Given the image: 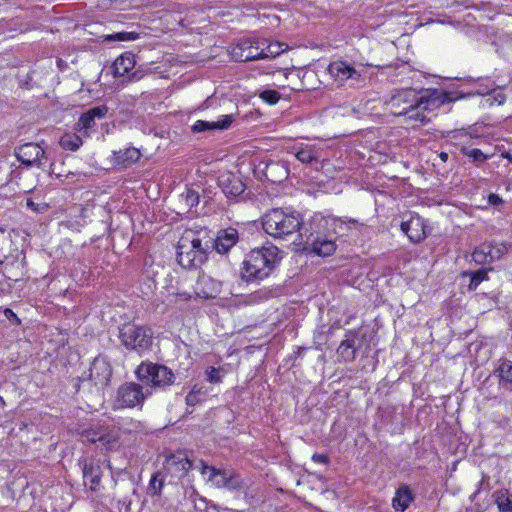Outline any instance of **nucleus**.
<instances>
[{
	"mask_svg": "<svg viewBox=\"0 0 512 512\" xmlns=\"http://www.w3.org/2000/svg\"><path fill=\"white\" fill-rule=\"evenodd\" d=\"M291 153L304 164H313L318 162L321 158V149L314 145L301 144L293 147Z\"/></svg>",
	"mask_w": 512,
	"mask_h": 512,
	"instance_id": "nucleus-21",
	"label": "nucleus"
},
{
	"mask_svg": "<svg viewBox=\"0 0 512 512\" xmlns=\"http://www.w3.org/2000/svg\"><path fill=\"white\" fill-rule=\"evenodd\" d=\"M89 377L95 386L103 388L110 382L112 369L109 362L103 357H96L90 366Z\"/></svg>",
	"mask_w": 512,
	"mask_h": 512,
	"instance_id": "nucleus-15",
	"label": "nucleus"
},
{
	"mask_svg": "<svg viewBox=\"0 0 512 512\" xmlns=\"http://www.w3.org/2000/svg\"><path fill=\"white\" fill-rule=\"evenodd\" d=\"M14 155L21 164L28 168L40 167L42 159L45 157V151L39 144L29 142L17 147Z\"/></svg>",
	"mask_w": 512,
	"mask_h": 512,
	"instance_id": "nucleus-12",
	"label": "nucleus"
},
{
	"mask_svg": "<svg viewBox=\"0 0 512 512\" xmlns=\"http://www.w3.org/2000/svg\"><path fill=\"white\" fill-rule=\"evenodd\" d=\"M234 121L232 114L222 115L216 121L197 120L191 126V130L195 133H200L208 130H226Z\"/></svg>",
	"mask_w": 512,
	"mask_h": 512,
	"instance_id": "nucleus-19",
	"label": "nucleus"
},
{
	"mask_svg": "<svg viewBox=\"0 0 512 512\" xmlns=\"http://www.w3.org/2000/svg\"><path fill=\"white\" fill-rule=\"evenodd\" d=\"M152 391L146 389L137 383L129 382L121 385L117 390L115 406L117 408H134L141 406L147 396L151 395Z\"/></svg>",
	"mask_w": 512,
	"mask_h": 512,
	"instance_id": "nucleus-9",
	"label": "nucleus"
},
{
	"mask_svg": "<svg viewBox=\"0 0 512 512\" xmlns=\"http://www.w3.org/2000/svg\"><path fill=\"white\" fill-rule=\"evenodd\" d=\"M224 369L210 366L205 371L206 380L212 384H219L222 382Z\"/></svg>",
	"mask_w": 512,
	"mask_h": 512,
	"instance_id": "nucleus-38",
	"label": "nucleus"
},
{
	"mask_svg": "<svg viewBox=\"0 0 512 512\" xmlns=\"http://www.w3.org/2000/svg\"><path fill=\"white\" fill-rule=\"evenodd\" d=\"M503 202L502 198H500L497 194L491 193L488 196V203L490 205L496 206Z\"/></svg>",
	"mask_w": 512,
	"mask_h": 512,
	"instance_id": "nucleus-44",
	"label": "nucleus"
},
{
	"mask_svg": "<svg viewBox=\"0 0 512 512\" xmlns=\"http://www.w3.org/2000/svg\"><path fill=\"white\" fill-rule=\"evenodd\" d=\"M238 240V232L236 229L229 228L219 232L215 241V247L218 252L226 253Z\"/></svg>",
	"mask_w": 512,
	"mask_h": 512,
	"instance_id": "nucleus-24",
	"label": "nucleus"
},
{
	"mask_svg": "<svg viewBox=\"0 0 512 512\" xmlns=\"http://www.w3.org/2000/svg\"><path fill=\"white\" fill-rule=\"evenodd\" d=\"M108 113V107L106 105H100L93 108H90L86 112H84L78 122V129L84 130L87 132L89 129L95 126L96 119H103Z\"/></svg>",
	"mask_w": 512,
	"mask_h": 512,
	"instance_id": "nucleus-20",
	"label": "nucleus"
},
{
	"mask_svg": "<svg viewBox=\"0 0 512 512\" xmlns=\"http://www.w3.org/2000/svg\"><path fill=\"white\" fill-rule=\"evenodd\" d=\"M139 38V34L136 32H118L108 36L109 40L115 41H134Z\"/></svg>",
	"mask_w": 512,
	"mask_h": 512,
	"instance_id": "nucleus-41",
	"label": "nucleus"
},
{
	"mask_svg": "<svg viewBox=\"0 0 512 512\" xmlns=\"http://www.w3.org/2000/svg\"><path fill=\"white\" fill-rule=\"evenodd\" d=\"M135 56L131 52H125L120 55L113 63V71L115 76H125L135 66Z\"/></svg>",
	"mask_w": 512,
	"mask_h": 512,
	"instance_id": "nucleus-25",
	"label": "nucleus"
},
{
	"mask_svg": "<svg viewBox=\"0 0 512 512\" xmlns=\"http://www.w3.org/2000/svg\"><path fill=\"white\" fill-rule=\"evenodd\" d=\"M260 99L269 105L276 104L280 99V94L276 90H264L259 94Z\"/></svg>",
	"mask_w": 512,
	"mask_h": 512,
	"instance_id": "nucleus-40",
	"label": "nucleus"
},
{
	"mask_svg": "<svg viewBox=\"0 0 512 512\" xmlns=\"http://www.w3.org/2000/svg\"><path fill=\"white\" fill-rule=\"evenodd\" d=\"M259 38H248L240 40L231 51L232 57L239 62L255 61L264 59L263 41Z\"/></svg>",
	"mask_w": 512,
	"mask_h": 512,
	"instance_id": "nucleus-10",
	"label": "nucleus"
},
{
	"mask_svg": "<svg viewBox=\"0 0 512 512\" xmlns=\"http://www.w3.org/2000/svg\"><path fill=\"white\" fill-rule=\"evenodd\" d=\"M84 485L91 491H98L101 485L102 471L99 465L89 462L83 466Z\"/></svg>",
	"mask_w": 512,
	"mask_h": 512,
	"instance_id": "nucleus-22",
	"label": "nucleus"
},
{
	"mask_svg": "<svg viewBox=\"0 0 512 512\" xmlns=\"http://www.w3.org/2000/svg\"><path fill=\"white\" fill-rule=\"evenodd\" d=\"M507 252V247L501 243L485 242L472 252V260L477 265H486L499 260Z\"/></svg>",
	"mask_w": 512,
	"mask_h": 512,
	"instance_id": "nucleus-11",
	"label": "nucleus"
},
{
	"mask_svg": "<svg viewBox=\"0 0 512 512\" xmlns=\"http://www.w3.org/2000/svg\"><path fill=\"white\" fill-rule=\"evenodd\" d=\"M136 376L151 389H165L171 386L175 380L171 369L152 362L141 363L136 369Z\"/></svg>",
	"mask_w": 512,
	"mask_h": 512,
	"instance_id": "nucleus-5",
	"label": "nucleus"
},
{
	"mask_svg": "<svg viewBox=\"0 0 512 512\" xmlns=\"http://www.w3.org/2000/svg\"><path fill=\"white\" fill-rule=\"evenodd\" d=\"M120 339L125 347L143 351L150 346L152 335L148 328L128 323L120 329Z\"/></svg>",
	"mask_w": 512,
	"mask_h": 512,
	"instance_id": "nucleus-8",
	"label": "nucleus"
},
{
	"mask_svg": "<svg viewBox=\"0 0 512 512\" xmlns=\"http://www.w3.org/2000/svg\"><path fill=\"white\" fill-rule=\"evenodd\" d=\"M165 469L176 478H183L192 467V462L184 452L169 455L165 460Z\"/></svg>",
	"mask_w": 512,
	"mask_h": 512,
	"instance_id": "nucleus-17",
	"label": "nucleus"
},
{
	"mask_svg": "<svg viewBox=\"0 0 512 512\" xmlns=\"http://www.w3.org/2000/svg\"><path fill=\"white\" fill-rule=\"evenodd\" d=\"M201 474L208 475L207 481L215 488L234 491L242 487L240 475L232 469H217L213 466L202 464Z\"/></svg>",
	"mask_w": 512,
	"mask_h": 512,
	"instance_id": "nucleus-7",
	"label": "nucleus"
},
{
	"mask_svg": "<svg viewBox=\"0 0 512 512\" xmlns=\"http://www.w3.org/2000/svg\"><path fill=\"white\" fill-rule=\"evenodd\" d=\"M498 371L502 380L512 383V361L504 360L500 364Z\"/></svg>",
	"mask_w": 512,
	"mask_h": 512,
	"instance_id": "nucleus-39",
	"label": "nucleus"
},
{
	"mask_svg": "<svg viewBox=\"0 0 512 512\" xmlns=\"http://www.w3.org/2000/svg\"><path fill=\"white\" fill-rule=\"evenodd\" d=\"M164 486V479L161 473H154L149 481L147 493L151 496H160Z\"/></svg>",
	"mask_w": 512,
	"mask_h": 512,
	"instance_id": "nucleus-36",
	"label": "nucleus"
},
{
	"mask_svg": "<svg viewBox=\"0 0 512 512\" xmlns=\"http://www.w3.org/2000/svg\"><path fill=\"white\" fill-rule=\"evenodd\" d=\"M82 437L97 444L107 451L116 450L119 447L120 428L112 424H96L85 430Z\"/></svg>",
	"mask_w": 512,
	"mask_h": 512,
	"instance_id": "nucleus-6",
	"label": "nucleus"
},
{
	"mask_svg": "<svg viewBox=\"0 0 512 512\" xmlns=\"http://www.w3.org/2000/svg\"><path fill=\"white\" fill-rule=\"evenodd\" d=\"M206 259V247L202 244L199 233L185 230L177 245V260L183 268L201 265Z\"/></svg>",
	"mask_w": 512,
	"mask_h": 512,
	"instance_id": "nucleus-4",
	"label": "nucleus"
},
{
	"mask_svg": "<svg viewBox=\"0 0 512 512\" xmlns=\"http://www.w3.org/2000/svg\"><path fill=\"white\" fill-rule=\"evenodd\" d=\"M181 201L184 202L188 210H191L199 204V193L193 189H187L184 193L181 194Z\"/></svg>",
	"mask_w": 512,
	"mask_h": 512,
	"instance_id": "nucleus-37",
	"label": "nucleus"
},
{
	"mask_svg": "<svg viewBox=\"0 0 512 512\" xmlns=\"http://www.w3.org/2000/svg\"><path fill=\"white\" fill-rule=\"evenodd\" d=\"M337 353L345 362L353 361L356 356L355 339L347 338L343 340L337 349Z\"/></svg>",
	"mask_w": 512,
	"mask_h": 512,
	"instance_id": "nucleus-27",
	"label": "nucleus"
},
{
	"mask_svg": "<svg viewBox=\"0 0 512 512\" xmlns=\"http://www.w3.org/2000/svg\"><path fill=\"white\" fill-rule=\"evenodd\" d=\"M5 315H6V317L8 319H12L13 318V319H17L18 320L16 314L11 309H6L5 310Z\"/></svg>",
	"mask_w": 512,
	"mask_h": 512,
	"instance_id": "nucleus-45",
	"label": "nucleus"
},
{
	"mask_svg": "<svg viewBox=\"0 0 512 512\" xmlns=\"http://www.w3.org/2000/svg\"><path fill=\"white\" fill-rule=\"evenodd\" d=\"M439 158H440V160H441L442 162H447V160H448V158H449V155H448V153H446V152H441V153L439 154Z\"/></svg>",
	"mask_w": 512,
	"mask_h": 512,
	"instance_id": "nucleus-46",
	"label": "nucleus"
},
{
	"mask_svg": "<svg viewBox=\"0 0 512 512\" xmlns=\"http://www.w3.org/2000/svg\"><path fill=\"white\" fill-rule=\"evenodd\" d=\"M82 139L77 134H64L60 139V145L63 149L76 151L82 145Z\"/></svg>",
	"mask_w": 512,
	"mask_h": 512,
	"instance_id": "nucleus-32",
	"label": "nucleus"
},
{
	"mask_svg": "<svg viewBox=\"0 0 512 512\" xmlns=\"http://www.w3.org/2000/svg\"><path fill=\"white\" fill-rule=\"evenodd\" d=\"M206 394L207 392L203 387L194 386L186 395V404L188 406L194 407L205 400Z\"/></svg>",
	"mask_w": 512,
	"mask_h": 512,
	"instance_id": "nucleus-33",
	"label": "nucleus"
},
{
	"mask_svg": "<svg viewBox=\"0 0 512 512\" xmlns=\"http://www.w3.org/2000/svg\"><path fill=\"white\" fill-rule=\"evenodd\" d=\"M486 96L484 105H502L506 97L491 84L485 88L480 87L475 93L462 94L456 91L426 90L417 92L414 89L398 91L385 102L387 110L394 116H404L407 120L425 123L428 121L427 112H432L440 106L469 98L473 95Z\"/></svg>",
	"mask_w": 512,
	"mask_h": 512,
	"instance_id": "nucleus-1",
	"label": "nucleus"
},
{
	"mask_svg": "<svg viewBox=\"0 0 512 512\" xmlns=\"http://www.w3.org/2000/svg\"><path fill=\"white\" fill-rule=\"evenodd\" d=\"M312 460L315 462V463H318V464H327L328 463V456L325 455V454H313L312 456Z\"/></svg>",
	"mask_w": 512,
	"mask_h": 512,
	"instance_id": "nucleus-43",
	"label": "nucleus"
},
{
	"mask_svg": "<svg viewBox=\"0 0 512 512\" xmlns=\"http://www.w3.org/2000/svg\"><path fill=\"white\" fill-rule=\"evenodd\" d=\"M116 159L125 166L135 163L140 158V151L134 147L115 152Z\"/></svg>",
	"mask_w": 512,
	"mask_h": 512,
	"instance_id": "nucleus-29",
	"label": "nucleus"
},
{
	"mask_svg": "<svg viewBox=\"0 0 512 512\" xmlns=\"http://www.w3.org/2000/svg\"><path fill=\"white\" fill-rule=\"evenodd\" d=\"M260 41H263V57L266 58H275L284 52L287 49V45L282 42H270L267 39L262 38Z\"/></svg>",
	"mask_w": 512,
	"mask_h": 512,
	"instance_id": "nucleus-28",
	"label": "nucleus"
},
{
	"mask_svg": "<svg viewBox=\"0 0 512 512\" xmlns=\"http://www.w3.org/2000/svg\"><path fill=\"white\" fill-rule=\"evenodd\" d=\"M328 72L331 77L340 84H344L348 80L353 83H361L364 81L362 75L351 64L337 60L331 62L328 66Z\"/></svg>",
	"mask_w": 512,
	"mask_h": 512,
	"instance_id": "nucleus-13",
	"label": "nucleus"
},
{
	"mask_svg": "<svg viewBox=\"0 0 512 512\" xmlns=\"http://www.w3.org/2000/svg\"><path fill=\"white\" fill-rule=\"evenodd\" d=\"M413 501V495L408 486L400 487L392 499V506L396 511H405Z\"/></svg>",
	"mask_w": 512,
	"mask_h": 512,
	"instance_id": "nucleus-26",
	"label": "nucleus"
},
{
	"mask_svg": "<svg viewBox=\"0 0 512 512\" xmlns=\"http://www.w3.org/2000/svg\"><path fill=\"white\" fill-rule=\"evenodd\" d=\"M493 268H488V269H479L475 272H471L469 273V275L471 276V279H470V283L468 285V289L470 291H474L477 289V287L483 282V281H487L489 279L488 277V272L489 271H492Z\"/></svg>",
	"mask_w": 512,
	"mask_h": 512,
	"instance_id": "nucleus-34",
	"label": "nucleus"
},
{
	"mask_svg": "<svg viewBox=\"0 0 512 512\" xmlns=\"http://www.w3.org/2000/svg\"><path fill=\"white\" fill-rule=\"evenodd\" d=\"M310 252L321 257L332 255L336 250V244L332 239L316 235L310 243Z\"/></svg>",
	"mask_w": 512,
	"mask_h": 512,
	"instance_id": "nucleus-23",
	"label": "nucleus"
},
{
	"mask_svg": "<svg viewBox=\"0 0 512 512\" xmlns=\"http://www.w3.org/2000/svg\"><path fill=\"white\" fill-rule=\"evenodd\" d=\"M221 282L206 273H200L194 286V293L203 299L215 298L221 291Z\"/></svg>",
	"mask_w": 512,
	"mask_h": 512,
	"instance_id": "nucleus-16",
	"label": "nucleus"
},
{
	"mask_svg": "<svg viewBox=\"0 0 512 512\" xmlns=\"http://www.w3.org/2000/svg\"><path fill=\"white\" fill-rule=\"evenodd\" d=\"M265 176L271 182H280L286 178L287 171L279 163H270L266 166Z\"/></svg>",
	"mask_w": 512,
	"mask_h": 512,
	"instance_id": "nucleus-30",
	"label": "nucleus"
},
{
	"mask_svg": "<svg viewBox=\"0 0 512 512\" xmlns=\"http://www.w3.org/2000/svg\"><path fill=\"white\" fill-rule=\"evenodd\" d=\"M218 184L223 193L227 196H239L245 190V185L241 179L233 173L226 172L219 176Z\"/></svg>",
	"mask_w": 512,
	"mask_h": 512,
	"instance_id": "nucleus-18",
	"label": "nucleus"
},
{
	"mask_svg": "<svg viewBox=\"0 0 512 512\" xmlns=\"http://www.w3.org/2000/svg\"><path fill=\"white\" fill-rule=\"evenodd\" d=\"M461 153L472 160L476 164L484 163L489 159V156L484 154L480 149L469 148L463 145L460 149Z\"/></svg>",
	"mask_w": 512,
	"mask_h": 512,
	"instance_id": "nucleus-35",
	"label": "nucleus"
},
{
	"mask_svg": "<svg viewBox=\"0 0 512 512\" xmlns=\"http://www.w3.org/2000/svg\"><path fill=\"white\" fill-rule=\"evenodd\" d=\"M26 207L29 210H31L35 213H39V214L45 213L49 208L47 203H45V202L36 203L32 199H27Z\"/></svg>",
	"mask_w": 512,
	"mask_h": 512,
	"instance_id": "nucleus-42",
	"label": "nucleus"
},
{
	"mask_svg": "<svg viewBox=\"0 0 512 512\" xmlns=\"http://www.w3.org/2000/svg\"><path fill=\"white\" fill-rule=\"evenodd\" d=\"M303 219L299 212L274 208L262 217L264 231L273 238L283 239L301 231Z\"/></svg>",
	"mask_w": 512,
	"mask_h": 512,
	"instance_id": "nucleus-3",
	"label": "nucleus"
},
{
	"mask_svg": "<svg viewBox=\"0 0 512 512\" xmlns=\"http://www.w3.org/2000/svg\"><path fill=\"white\" fill-rule=\"evenodd\" d=\"M0 401H3L1 397H0Z\"/></svg>",
	"mask_w": 512,
	"mask_h": 512,
	"instance_id": "nucleus-48",
	"label": "nucleus"
},
{
	"mask_svg": "<svg viewBox=\"0 0 512 512\" xmlns=\"http://www.w3.org/2000/svg\"><path fill=\"white\" fill-rule=\"evenodd\" d=\"M132 426L133 427H132V429L130 431L138 430L140 428V423L139 422H134ZM125 431H128V430L126 429Z\"/></svg>",
	"mask_w": 512,
	"mask_h": 512,
	"instance_id": "nucleus-47",
	"label": "nucleus"
},
{
	"mask_svg": "<svg viewBox=\"0 0 512 512\" xmlns=\"http://www.w3.org/2000/svg\"><path fill=\"white\" fill-rule=\"evenodd\" d=\"M495 502L499 512H512V494L507 490L495 493Z\"/></svg>",
	"mask_w": 512,
	"mask_h": 512,
	"instance_id": "nucleus-31",
	"label": "nucleus"
},
{
	"mask_svg": "<svg viewBox=\"0 0 512 512\" xmlns=\"http://www.w3.org/2000/svg\"><path fill=\"white\" fill-rule=\"evenodd\" d=\"M280 260V250L274 245L253 249L242 262L241 277L246 282L261 281L271 274Z\"/></svg>",
	"mask_w": 512,
	"mask_h": 512,
	"instance_id": "nucleus-2",
	"label": "nucleus"
},
{
	"mask_svg": "<svg viewBox=\"0 0 512 512\" xmlns=\"http://www.w3.org/2000/svg\"><path fill=\"white\" fill-rule=\"evenodd\" d=\"M401 231L415 244L421 243L427 237L426 220L417 214L411 215L407 221L401 223Z\"/></svg>",
	"mask_w": 512,
	"mask_h": 512,
	"instance_id": "nucleus-14",
	"label": "nucleus"
}]
</instances>
